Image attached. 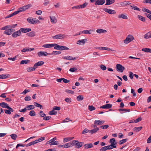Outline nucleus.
<instances>
[{
    "label": "nucleus",
    "mask_w": 151,
    "mask_h": 151,
    "mask_svg": "<svg viewBox=\"0 0 151 151\" xmlns=\"http://www.w3.org/2000/svg\"><path fill=\"white\" fill-rule=\"evenodd\" d=\"M138 18L140 20L142 21V22H145V19L144 17H142V16L140 15H138L137 16Z\"/></svg>",
    "instance_id": "41"
},
{
    "label": "nucleus",
    "mask_w": 151,
    "mask_h": 151,
    "mask_svg": "<svg viewBox=\"0 0 151 151\" xmlns=\"http://www.w3.org/2000/svg\"><path fill=\"white\" fill-rule=\"evenodd\" d=\"M96 49L99 50H110V48L106 47H97Z\"/></svg>",
    "instance_id": "51"
},
{
    "label": "nucleus",
    "mask_w": 151,
    "mask_h": 151,
    "mask_svg": "<svg viewBox=\"0 0 151 151\" xmlns=\"http://www.w3.org/2000/svg\"><path fill=\"white\" fill-rule=\"evenodd\" d=\"M63 58L64 59L68 60H74L78 58L77 57H76L74 58H73L72 57L68 56H63Z\"/></svg>",
    "instance_id": "13"
},
{
    "label": "nucleus",
    "mask_w": 151,
    "mask_h": 151,
    "mask_svg": "<svg viewBox=\"0 0 151 151\" xmlns=\"http://www.w3.org/2000/svg\"><path fill=\"white\" fill-rule=\"evenodd\" d=\"M142 10L144 12L148 13L150 14L151 13V11L145 8H143L142 9Z\"/></svg>",
    "instance_id": "54"
},
{
    "label": "nucleus",
    "mask_w": 151,
    "mask_h": 151,
    "mask_svg": "<svg viewBox=\"0 0 151 151\" xmlns=\"http://www.w3.org/2000/svg\"><path fill=\"white\" fill-rule=\"evenodd\" d=\"M103 10L109 14H115L116 13V12L114 10L109 9L107 8H104Z\"/></svg>",
    "instance_id": "9"
},
{
    "label": "nucleus",
    "mask_w": 151,
    "mask_h": 151,
    "mask_svg": "<svg viewBox=\"0 0 151 151\" xmlns=\"http://www.w3.org/2000/svg\"><path fill=\"white\" fill-rule=\"evenodd\" d=\"M128 139H125L120 140L119 142V145H122L125 142H126L127 141H128Z\"/></svg>",
    "instance_id": "44"
},
{
    "label": "nucleus",
    "mask_w": 151,
    "mask_h": 151,
    "mask_svg": "<svg viewBox=\"0 0 151 151\" xmlns=\"http://www.w3.org/2000/svg\"><path fill=\"white\" fill-rule=\"evenodd\" d=\"M24 100L25 101H27L31 100V98L29 96H27L25 98Z\"/></svg>",
    "instance_id": "64"
},
{
    "label": "nucleus",
    "mask_w": 151,
    "mask_h": 151,
    "mask_svg": "<svg viewBox=\"0 0 151 151\" xmlns=\"http://www.w3.org/2000/svg\"><path fill=\"white\" fill-rule=\"evenodd\" d=\"M115 0H106V5H109L114 3Z\"/></svg>",
    "instance_id": "29"
},
{
    "label": "nucleus",
    "mask_w": 151,
    "mask_h": 151,
    "mask_svg": "<svg viewBox=\"0 0 151 151\" xmlns=\"http://www.w3.org/2000/svg\"><path fill=\"white\" fill-rule=\"evenodd\" d=\"M87 5H88V3L86 2H85V3H84L83 4H81V5H79L80 9L84 8Z\"/></svg>",
    "instance_id": "47"
},
{
    "label": "nucleus",
    "mask_w": 151,
    "mask_h": 151,
    "mask_svg": "<svg viewBox=\"0 0 151 151\" xmlns=\"http://www.w3.org/2000/svg\"><path fill=\"white\" fill-rule=\"evenodd\" d=\"M91 31V30L90 29L89 30H84L82 31H81V33H83L84 34H91L90 31Z\"/></svg>",
    "instance_id": "42"
},
{
    "label": "nucleus",
    "mask_w": 151,
    "mask_h": 151,
    "mask_svg": "<svg viewBox=\"0 0 151 151\" xmlns=\"http://www.w3.org/2000/svg\"><path fill=\"white\" fill-rule=\"evenodd\" d=\"M71 143L70 142L66 143L65 144V148H68L71 147Z\"/></svg>",
    "instance_id": "63"
},
{
    "label": "nucleus",
    "mask_w": 151,
    "mask_h": 151,
    "mask_svg": "<svg viewBox=\"0 0 151 151\" xmlns=\"http://www.w3.org/2000/svg\"><path fill=\"white\" fill-rule=\"evenodd\" d=\"M17 14V13L16 12V11H15L13 13L8 15L6 17H5V18L7 19V18H8L11 17Z\"/></svg>",
    "instance_id": "39"
},
{
    "label": "nucleus",
    "mask_w": 151,
    "mask_h": 151,
    "mask_svg": "<svg viewBox=\"0 0 151 151\" xmlns=\"http://www.w3.org/2000/svg\"><path fill=\"white\" fill-rule=\"evenodd\" d=\"M100 67L101 69L103 70H105L106 69V67L103 64L100 65Z\"/></svg>",
    "instance_id": "58"
},
{
    "label": "nucleus",
    "mask_w": 151,
    "mask_h": 151,
    "mask_svg": "<svg viewBox=\"0 0 151 151\" xmlns=\"http://www.w3.org/2000/svg\"><path fill=\"white\" fill-rule=\"evenodd\" d=\"M119 111H124L125 112H129L130 111V109H119Z\"/></svg>",
    "instance_id": "59"
},
{
    "label": "nucleus",
    "mask_w": 151,
    "mask_h": 151,
    "mask_svg": "<svg viewBox=\"0 0 151 151\" xmlns=\"http://www.w3.org/2000/svg\"><path fill=\"white\" fill-rule=\"evenodd\" d=\"M0 106L2 108H9V107L7 104L4 102L0 103Z\"/></svg>",
    "instance_id": "24"
},
{
    "label": "nucleus",
    "mask_w": 151,
    "mask_h": 151,
    "mask_svg": "<svg viewBox=\"0 0 151 151\" xmlns=\"http://www.w3.org/2000/svg\"><path fill=\"white\" fill-rule=\"evenodd\" d=\"M10 136L12 139L14 140L16 139L17 137V135L16 134H12Z\"/></svg>",
    "instance_id": "56"
},
{
    "label": "nucleus",
    "mask_w": 151,
    "mask_h": 151,
    "mask_svg": "<svg viewBox=\"0 0 151 151\" xmlns=\"http://www.w3.org/2000/svg\"><path fill=\"white\" fill-rule=\"evenodd\" d=\"M73 138H74V137L64 138L63 139V142L64 143L65 142H68L72 140V139H73Z\"/></svg>",
    "instance_id": "37"
},
{
    "label": "nucleus",
    "mask_w": 151,
    "mask_h": 151,
    "mask_svg": "<svg viewBox=\"0 0 151 151\" xmlns=\"http://www.w3.org/2000/svg\"><path fill=\"white\" fill-rule=\"evenodd\" d=\"M142 50L147 52L151 53V49L147 48H143L142 49Z\"/></svg>",
    "instance_id": "38"
},
{
    "label": "nucleus",
    "mask_w": 151,
    "mask_h": 151,
    "mask_svg": "<svg viewBox=\"0 0 151 151\" xmlns=\"http://www.w3.org/2000/svg\"><path fill=\"white\" fill-rule=\"evenodd\" d=\"M105 2V0H97L95 3V5H102L104 4Z\"/></svg>",
    "instance_id": "15"
},
{
    "label": "nucleus",
    "mask_w": 151,
    "mask_h": 151,
    "mask_svg": "<svg viewBox=\"0 0 151 151\" xmlns=\"http://www.w3.org/2000/svg\"><path fill=\"white\" fill-rule=\"evenodd\" d=\"M109 142L111 143L110 145H111L112 146H111L113 148H115L116 147V143L115 142V139L114 138H112L110 139Z\"/></svg>",
    "instance_id": "12"
},
{
    "label": "nucleus",
    "mask_w": 151,
    "mask_h": 151,
    "mask_svg": "<svg viewBox=\"0 0 151 151\" xmlns=\"http://www.w3.org/2000/svg\"><path fill=\"white\" fill-rule=\"evenodd\" d=\"M45 139V137H40L37 139H36L35 140V141L36 142V143H37L40 142L44 140Z\"/></svg>",
    "instance_id": "43"
},
{
    "label": "nucleus",
    "mask_w": 151,
    "mask_h": 151,
    "mask_svg": "<svg viewBox=\"0 0 151 151\" xmlns=\"http://www.w3.org/2000/svg\"><path fill=\"white\" fill-rule=\"evenodd\" d=\"M66 37V36L65 34H60L57 35V39H63Z\"/></svg>",
    "instance_id": "25"
},
{
    "label": "nucleus",
    "mask_w": 151,
    "mask_h": 151,
    "mask_svg": "<svg viewBox=\"0 0 151 151\" xmlns=\"http://www.w3.org/2000/svg\"><path fill=\"white\" fill-rule=\"evenodd\" d=\"M31 6L32 5L30 4L24 6L19 8L18 9L17 11H16V12L17 14H18L19 12H22L27 10V9Z\"/></svg>",
    "instance_id": "2"
},
{
    "label": "nucleus",
    "mask_w": 151,
    "mask_h": 151,
    "mask_svg": "<svg viewBox=\"0 0 151 151\" xmlns=\"http://www.w3.org/2000/svg\"><path fill=\"white\" fill-rule=\"evenodd\" d=\"M27 21L30 24H35L38 23H40V22L38 19L36 18H28L27 19Z\"/></svg>",
    "instance_id": "3"
},
{
    "label": "nucleus",
    "mask_w": 151,
    "mask_h": 151,
    "mask_svg": "<svg viewBox=\"0 0 151 151\" xmlns=\"http://www.w3.org/2000/svg\"><path fill=\"white\" fill-rule=\"evenodd\" d=\"M112 104H107L105 105L102 106L100 107V108L103 109H110L111 108Z\"/></svg>",
    "instance_id": "17"
},
{
    "label": "nucleus",
    "mask_w": 151,
    "mask_h": 151,
    "mask_svg": "<svg viewBox=\"0 0 151 151\" xmlns=\"http://www.w3.org/2000/svg\"><path fill=\"white\" fill-rule=\"evenodd\" d=\"M20 30L21 32H22L24 33H25L30 32L31 30V28H20Z\"/></svg>",
    "instance_id": "16"
},
{
    "label": "nucleus",
    "mask_w": 151,
    "mask_h": 151,
    "mask_svg": "<svg viewBox=\"0 0 151 151\" xmlns=\"http://www.w3.org/2000/svg\"><path fill=\"white\" fill-rule=\"evenodd\" d=\"M57 110V106H54L53 108V109L49 112V114L50 115L56 114H57V112L55 111V110Z\"/></svg>",
    "instance_id": "26"
},
{
    "label": "nucleus",
    "mask_w": 151,
    "mask_h": 151,
    "mask_svg": "<svg viewBox=\"0 0 151 151\" xmlns=\"http://www.w3.org/2000/svg\"><path fill=\"white\" fill-rule=\"evenodd\" d=\"M65 101L68 103H70L71 102V99L70 98H67L65 99Z\"/></svg>",
    "instance_id": "60"
},
{
    "label": "nucleus",
    "mask_w": 151,
    "mask_h": 151,
    "mask_svg": "<svg viewBox=\"0 0 151 151\" xmlns=\"http://www.w3.org/2000/svg\"><path fill=\"white\" fill-rule=\"evenodd\" d=\"M84 97L82 95H79L76 98L77 100L78 101H82Z\"/></svg>",
    "instance_id": "40"
},
{
    "label": "nucleus",
    "mask_w": 151,
    "mask_h": 151,
    "mask_svg": "<svg viewBox=\"0 0 151 151\" xmlns=\"http://www.w3.org/2000/svg\"><path fill=\"white\" fill-rule=\"evenodd\" d=\"M29 115L31 116H33L36 115V113L34 110H31L29 112Z\"/></svg>",
    "instance_id": "46"
},
{
    "label": "nucleus",
    "mask_w": 151,
    "mask_h": 151,
    "mask_svg": "<svg viewBox=\"0 0 151 151\" xmlns=\"http://www.w3.org/2000/svg\"><path fill=\"white\" fill-rule=\"evenodd\" d=\"M134 39L133 36L131 35H129L126 37V39L124 40V42L125 44H128Z\"/></svg>",
    "instance_id": "4"
},
{
    "label": "nucleus",
    "mask_w": 151,
    "mask_h": 151,
    "mask_svg": "<svg viewBox=\"0 0 151 151\" xmlns=\"http://www.w3.org/2000/svg\"><path fill=\"white\" fill-rule=\"evenodd\" d=\"M99 128L98 127L95 128L94 129L89 130V133L91 134L96 132L99 130Z\"/></svg>",
    "instance_id": "28"
},
{
    "label": "nucleus",
    "mask_w": 151,
    "mask_h": 151,
    "mask_svg": "<svg viewBox=\"0 0 151 151\" xmlns=\"http://www.w3.org/2000/svg\"><path fill=\"white\" fill-rule=\"evenodd\" d=\"M111 145H108L107 146L102 147L99 150L100 151H106L107 150H111L113 148Z\"/></svg>",
    "instance_id": "10"
},
{
    "label": "nucleus",
    "mask_w": 151,
    "mask_h": 151,
    "mask_svg": "<svg viewBox=\"0 0 151 151\" xmlns=\"http://www.w3.org/2000/svg\"><path fill=\"white\" fill-rule=\"evenodd\" d=\"M44 63V62L42 61L38 62L34 64V67H35V68H37L38 66L43 65Z\"/></svg>",
    "instance_id": "21"
},
{
    "label": "nucleus",
    "mask_w": 151,
    "mask_h": 151,
    "mask_svg": "<svg viewBox=\"0 0 151 151\" xmlns=\"http://www.w3.org/2000/svg\"><path fill=\"white\" fill-rule=\"evenodd\" d=\"M104 122V121H101L100 120H95L94 122V124H95L100 125L103 124Z\"/></svg>",
    "instance_id": "32"
},
{
    "label": "nucleus",
    "mask_w": 151,
    "mask_h": 151,
    "mask_svg": "<svg viewBox=\"0 0 151 151\" xmlns=\"http://www.w3.org/2000/svg\"><path fill=\"white\" fill-rule=\"evenodd\" d=\"M130 7L132 8V9H133L134 10H137L139 11H140V9L139 8L137 7V6H130Z\"/></svg>",
    "instance_id": "52"
},
{
    "label": "nucleus",
    "mask_w": 151,
    "mask_h": 151,
    "mask_svg": "<svg viewBox=\"0 0 151 151\" xmlns=\"http://www.w3.org/2000/svg\"><path fill=\"white\" fill-rule=\"evenodd\" d=\"M8 77V76H6V75L2 74L0 75V79H6Z\"/></svg>",
    "instance_id": "57"
},
{
    "label": "nucleus",
    "mask_w": 151,
    "mask_h": 151,
    "mask_svg": "<svg viewBox=\"0 0 151 151\" xmlns=\"http://www.w3.org/2000/svg\"><path fill=\"white\" fill-rule=\"evenodd\" d=\"M109 127V126L108 125H102L100 127V128L103 129H106Z\"/></svg>",
    "instance_id": "53"
},
{
    "label": "nucleus",
    "mask_w": 151,
    "mask_h": 151,
    "mask_svg": "<svg viewBox=\"0 0 151 151\" xmlns=\"http://www.w3.org/2000/svg\"><path fill=\"white\" fill-rule=\"evenodd\" d=\"M34 104L35 106H36L37 107H40V109H42V106L41 105L37 102H34Z\"/></svg>",
    "instance_id": "45"
},
{
    "label": "nucleus",
    "mask_w": 151,
    "mask_h": 151,
    "mask_svg": "<svg viewBox=\"0 0 151 151\" xmlns=\"http://www.w3.org/2000/svg\"><path fill=\"white\" fill-rule=\"evenodd\" d=\"M107 31L105 29H98L96 30V32L99 33H104L106 32Z\"/></svg>",
    "instance_id": "34"
},
{
    "label": "nucleus",
    "mask_w": 151,
    "mask_h": 151,
    "mask_svg": "<svg viewBox=\"0 0 151 151\" xmlns=\"http://www.w3.org/2000/svg\"><path fill=\"white\" fill-rule=\"evenodd\" d=\"M116 69L118 71L122 73L125 69V68L121 64H117L116 65Z\"/></svg>",
    "instance_id": "6"
},
{
    "label": "nucleus",
    "mask_w": 151,
    "mask_h": 151,
    "mask_svg": "<svg viewBox=\"0 0 151 151\" xmlns=\"http://www.w3.org/2000/svg\"><path fill=\"white\" fill-rule=\"evenodd\" d=\"M27 35L30 37H32L35 36V32L32 31L27 34Z\"/></svg>",
    "instance_id": "27"
},
{
    "label": "nucleus",
    "mask_w": 151,
    "mask_h": 151,
    "mask_svg": "<svg viewBox=\"0 0 151 151\" xmlns=\"http://www.w3.org/2000/svg\"><path fill=\"white\" fill-rule=\"evenodd\" d=\"M77 142H78V140H73L72 141V142H70V143H71V146H73L74 145H75L76 146V143H77Z\"/></svg>",
    "instance_id": "55"
},
{
    "label": "nucleus",
    "mask_w": 151,
    "mask_h": 151,
    "mask_svg": "<svg viewBox=\"0 0 151 151\" xmlns=\"http://www.w3.org/2000/svg\"><path fill=\"white\" fill-rule=\"evenodd\" d=\"M42 47L44 48H49L54 47V49H57V44H47L42 45Z\"/></svg>",
    "instance_id": "5"
},
{
    "label": "nucleus",
    "mask_w": 151,
    "mask_h": 151,
    "mask_svg": "<svg viewBox=\"0 0 151 151\" xmlns=\"http://www.w3.org/2000/svg\"><path fill=\"white\" fill-rule=\"evenodd\" d=\"M38 55L40 57L41 56H45L47 55H49V54L47 53L46 52H42L40 51L38 53Z\"/></svg>",
    "instance_id": "19"
},
{
    "label": "nucleus",
    "mask_w": 151,
    "mask_h": 151,
    "mask_svg": "<svg viewBox=\"0 0 151 151\" xmlns=\"http://www.w3.org/2000/svg\"><path fill=\"white\" fill-rule=\"evenodd\" d=\"M84 144V142H79L78 141L76 143V145L75 146L76 148H79L82 147L83 145Z\"/></svg>",
    "instance_id": "22"
},
{
    "label": "nucleus",
    "mask_w": 151,
    "mask_h": 151,
    "mask_svg": "<svg viewBox=\"0 0 151 151\" xmlns=\"http://www.w3.org/2000/svg\"><path fill=\"white\" fill-rule=\"evenodd\" d=\"M88 109L91 111L94 110L95 109V108L92 105L89 106L88 107Z\"/></svg>",
    "instance_id": "48"
},
{
    "label": "nucleus",
    "mask_w": 151,
    "mask_h": 151,
    "mask_svg": "<svg viewBox=\"0 0 151 151\" xmlns=\"http://www.w3.org/2000/svg\"><path fill=\"white\" fill-rule=\"evenodd\" d=\"M65 91L67 93H69L71 94H73L74 93V92L73 91L70 90L68 89H67Z\"/></svg>",
    "instance_id": "62"
},
{
    "label": "nucleus",
    "mask_w": 151,
    "mask_h": 151,
    "mask_svg": "<svg viewBox=\"0 0 151 151\" xmlns=\"http://www.w3.org/2000/svg\"><path fill=\"white\" fill-rule=\"evenodd\" d=\"M22 32L20 30L14 32V33L12 34V36L13 38H16L21 35Z\"/></svg>",
    "instance_id": "7"
},
{
    "label": "nucleus",
    "mask_w": 151,
    "mask_h": 151,
    "mask_svg": "<svg viewBox=\"0 0 151 151\" xmlns=\"http://www.w3.org/2000/svg\"><path fill=\"white\" fill-rule=\"evenodd\" d=\"M142 127H134L133 129V130L134 131H135L136 132H139L141 130V129H142Z\"/></svg>",
    "instance_id": "35"
},
{
    "label": "nucleus",
    "mask_w": 151,
    "mask_h": 151,
    "mask_svg": "<svg viewBox=\"0 0 151 151\" xmlns=\"http://www.w3.org/2000/svg\"><path fill=\"white\" fill-rule=\"evenodd\" d=\"M29 62V60H22L21 61L20 64H27V63H28Z\"/></svg>",
    "instance_id": "49"
},
{
    "label": "nucleus",
    "mask_w": 151,
    "mask_h": 151,
    "mask_svg": "<svg viewBox=\"0 0 151 151\" xmlns=\"http://www.w3.org/2000/svg\"><path fill=\"white\" fill-rule=\"evenodd\" d=\"M17 25V24L8 25V29L4 31V34L7 35H11L12 33L15 31V30L13 29Z\"/></svg>",
    "instance_id": "1"
},
{
    "label": "nucleus",
    "mask_w": 151,
    "mask_h": 151,
    "mask_svg": "<svg viewBox=\"0 0 151 151\" xmlns=\"http://www.w3.org/2000/svg\"><path fill=\"white\" fill-rule=\"evenodd\" d=\"M34 50V48H30L29 47H26L23 48L22 50L21 51L22 52H31V51L33 50Z\"/></svg>",
    "instance_id": "18"
},
{
    "label": "nucleus",
    "mask_w": 151,
    "mask_h": 151,
    "mask_svg": "<svg viewBox=\"0 0 151 151\" xmlns=\"http://www.w3.org/2000/svg\"><path fill=\"white\" fill-rule=\"evenodd\" d=\"M69 49V48L66 46L57 45V50H68Z\"/></svg>",
    "instance_id": "11"
},
{
    "label": "nucleus",
    "mask_w": 151,
    "mask_h": 151,
    "mask_svg": "<svg viewBox=\"0 0 151 151\" xmlns=\"http://www.w3.org/2000/svg\"><path fill=\"white\" fill-rule=\"evenodd\" d=\"M84 146L85 148L88 149L89 148H92L93 147L92 143H88L85 144Z\"/></svg>",
    "instance_id": "30"
},
{
    "label": "nucleus",
    "mask_w": 151,
    "mask_h": 151,
    "mask_svg": "<svg viewBox=\"0 0 151 151\" xmlns=\"http://www.w3.org/2000/svg\"><path fill=\"white\" fill-rule=\"evenodd\" d=\"M118 17L119 19L122 18L124 19H128L127 17L123 14L119 15Z\"/></svg>",
    "instance_id": "33"
},
{
    "label": "nucleus",
    "mask_w": 151,
    "mask_h": 151,
    "mask_svg": "<svg viewBox=\"0 0 151 151\" xmlns=\"http://www.w3.org/2000/svg\"><path fill=\"white\" fill-rule=\"evenodd\" d=\"M144 38L146 39L151 38V30L144 35Z\"/></svg>",
    "instance_id": "31"
},
{
    "label": "nucleus",
    "mask_w": 151,
    "mask_h": 151,
    "mask_svg": "<svg viewBox=\"0 0 151 151\" xmlns=\"http://www.w3.org/2000/svg\"><path fill=\"white\" fill-rule=\"evenodd\" d=\"M7 109L8 110L5 109L4 111L5 113L6 114H10L11 113V112H13L14 111L13 109L10 107H9V108H7Z\"/></svg>",
    "instance_id": "20"
},
{
    "label": "nucleus",
    "mask_w": 151,
    "mask_h": 151,
    "mask_svg": "<svg viewBox=\"0 0 151 151\" xmlns=\"http://www.w3.org/2000/svg\"><path fill=\"white\" fill-rule=\"evenodd\" d=\"M129 77L131 79H132L133 78V76L134 75V74L132 72H129Z\"/></svg>",
    "instance_id": "61"
},
{
    "label": "nucleus",
    "mask_w": 151,
    "mask_h": 151,
    "mask_svg": "<svg viewBox=\"0 0 151 151\" xmlns=\"http://www.w3.org/2000/svg\"><path fill=\"white\" fill-rule=\"evenodd\" d=\"M56 139V137L53 138L52 139L47 141L46 143V144H50V145H57V141H55Z\"/></svg>",
    "instance_id": "8"
},
{
    "label": "nucleus",
    "mask_w": 151,
    "mask_h": 151,
    "mask_svg": "<svg viewBox=\"0 0 151 151\" xmlns=\"http://www.w3.org/2000/svg\"><path fill=\"white\" fill-rule=\"evenodd\" d=\"M36 68H35V67H34V66L33 68H28L27 69V71L28 72H30L31 71H34L35 70Z\"/></svg>",
    "instance_id": "50"
},
{
    "label": "nucleus",
    "mask_w": 151,
    "mask_h": 151,
    "mask_svg": "<svg viewBox=\"0 0 151 151\" xmlns=\"http://www.w3.org/2000/svg\"><path fill=\"white\" fill-rule=\"evenodd\" d=\"M26 107L27 110H30L34 109L35 108V106L33 105H29L26 106Z\"/></svg>",
    "instance_id": "36"
},
{
    "label": "nucleus",
    "mask_w": 151,
    "mask_h": 151,
    "mask_svg": "<svg viewBox=\"0 0 151 151\" xmlns=\"http://www.w3.org/2000/svg\"><path fill=\"white\" fill-rule=\"evenodd\" d=\"M130 4V3L129 1H126L121 2L119 4V6L120 7H122L125 6H127Z\"/></svg>",
    "instance_id": "14"
},
{
    "label": "nucleus",
    "mask_w": 151,
    "mask_h": 151,
    "mask_svg": "<svg viewBox=\"0 0 151 151\" xmlns=\"http://www.w3.org/2000/svg\"><path fill=\"white\" fill-rule=\"evenodd\" d=\"M87 41V40L86 39H82L81 40H78L77 42V44L78 45H81L82 44L83 45H84L85 42Z\"/></svg>",
    "instance_id": "23"
}]
</instances>
